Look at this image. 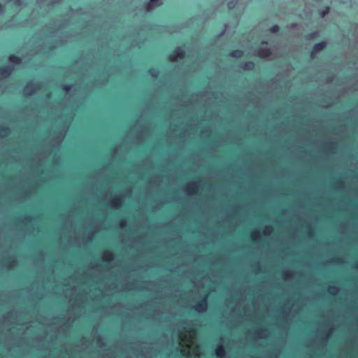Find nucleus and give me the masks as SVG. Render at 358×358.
<instances>
[{"mask_svg": "<svg viewBox=\"0 0 358 358\" xmlns=\"http://www.w3.org/2000/svg\"><path fill=\"white\" fill-rule=\"evenodd\" d=\"M0 227H10L15 228H32V229H46V228H66V227H94V228H124V227H142L143 228H237V227H262V225H0Z\"/></svg>", "mask_w": 358, "mask_h": 358, "instance_id": "1", "label": "nucleus"}, {"mask_svg": "<svg viewBox=\"0 0 358 358\" xmlns=\"http://www.w3.org/2000/svg\"><path fill=\"white\" fill-rule=\"evenodd\" d=\"M0 224H7L6 222H0ZM11 224H34L33 222H12ZM41 224H45V222H42ZM53 224H55V222ZM62 224H67L66 222H62ZM69 224H73V222H70ZM74 224H77L76 222H75ZM82 224H94L93 222H83ZM98 224H106V222H99ZM108 224H129L128 222H123V221H121V222H108ZM145 224H176L175 222H145ZM179 224H210L209 222H197V221H195V222H180ZM211 224H224V222H212ZM235 224H255L254 222H236ZM255 224H262V222H256Z\"/></svg>", "mask_w": 358, "mask_h": 358, "instance_id": "2", "label": "nucleus"}, {"mask_svg": "<svg viewBox=\"0 0 358 358\" xmlns=\"http://www.w3.org/2000/svg\"><path fill=\"white\" fill-rule=\"evenodd\" d=\"M108 205L114 210H118L123 206V199L120 194H113L108 203Z\"/></svg>", "mask_w": 358, "mask_h": 358, "instance_id": "3", "label": "nucleus"}, {"mask_svg": "<svg viewBox=\"0 0 358 358\" xmlns=\"http://www.w3.org/2000/svg\"><path fill=\"white\" fill-rule=\"evenodd\" d=\"M185 51L182 47L176 48L168 56L170 61H175L178 59H184L185 57Z\"/></svg>", "mask_w": 358, "mask_h": 358, "instance_id": "4", "label": "nucleus"}, {"mask_svg": "<svg viewBox=\"0 0 358 358\" xmlns=\"http://www.w3.org/2000/svg\"><path fill=\"white\" fill-rule=\"evenodd\" d=\"M13 71V67L10 65H5L0 67V80L9 77Z\"/></svg>", "mask_w": 358, "mask_h": 358, "instance_id": "5", "label": "nucleus"}, {"mask_svg": "<svg viewBox=\"0 0 358 358\" xmlns=\"http://www.w3.org/2000/svg\"><path fill=\"white\" fill-rule=\"evenodd\" d=\"M38 89H39V85H38V83H36L29 82L25 85V90H27L26 92V94L27 95L33 94L34 92H36Z\"/></svg>", "mask_w": 358, "mask_h": 358, "instance_id": "6", "label": "nucleus"}, {"mask_svg": "<svg viewBox=\"0 0 358 358\" xmlns=\"http://www.w3.org/2000/svg\"><path fill=\"white\" fill-rule=\"evenodd\" d=\"M327 45V43L326 41H321L314 44L312 48L311 55L313 56L315 53L323 50L326 48Z\"/></svg>", "mask_w": 358, "mask_h": 358, "instance_id": "7", "label": "nucleus"}, {"mask_svg": "<svg viewBox=\"0 0 358 358\" xmlns=\"http://www.w3.org/2000/svg\"><path fill=\"white\" fill-rule=\"evenodd\" d=\"M271 54V50L268 48H259L257 52V55L260 58H268Z\"/></svg>", "mask_w": 358, "mask_h": 358, "instance_id": "8", "label": "nucleus"}, {"mask_svg": "<svg viewBox=\"0 0 358 358\" xmlns=\"http://www.w3.org/2000/svg\"><path fill=\"white\" fill-rule=\"evenodd\" d=\"M206 298L204 297L196 303V304L194 306V310L197 312H201L206 308Z\"/></svg>", "mask_w": 358, "mask_h": 358, "instance_id": "9", "label": "nucleus"}, {"mask_svg": "<svg viewBox=\"0 0 358 358\" xmlns=\"http://www.w3.org/2000/svg\"><path fill=\"white\" fill-rule=\"evenodd\" d=\"M229 56L234 59H240L244 55V52L241 50H233L229 52Z\"/></svg>", "mask_w": 358, "mask_h": 358, "instance_id": "10", "label": "nucleus"}, {"mask_svg": "<svg viewBox=\"0 0 358 358\" xmlns=\"http://www.w3.org/2000/svg\"><path fill=\"white\" fill-rule=\"evenodd\" d=\"M102 259H103V261H104L106 262H109L110 261H113L114 259V254L110 250H106L103 252Z\"/></svg>", "mask_w": 358, "mask_h": 358, "instance_id": "11", "label": "nucleus"}, {"mask_svg": "<svg viewBox=\"0 0 358 358\" xmlns=\"http://www.w3.org/2000/svg\"><path fill=\"white\" fill-rule=\"evenodd\" d=\"M241 67L245 71H253L255 67V64L252 61H248L243 63Z\"/></svg>", "mask_w": 358, "mask_h": 358, "instance_id": "12", "label": "nucleus"}, {"mask_svg": "<svg viewBox=\"0 0 358 358\" xmlns=\"http://www.w3.org/2000/svg\"><path fill=\"white\" fill-rule=\"evenodd\" d=\"M196 182H192L186 187V193L187 194H194L196 193L197 189L196 188Z\"/></svg>", "mask_w": 358, "mask_h": 358, "instance_id": "13", "label": "nucleus"}, {"mask_svg": "<svg viewBox=\"0 0 358 358\" xmlns=\"http://www.w3.org/2000/svg\"><path fill=\"white\" fill-rule=\"evenodd\" d=\"M8 60L13 64H20L22 62V59L20 57L15 55H10L8 56Z\"/></svg>", "mask_w": 358, "mask_h": 358, "instance_id": "14", "label": "nucleus"}, {"mask_svg": "<svg viewBox=\"0 0 358 358\" xmlns=\"http://www.w3.org/2000/svg\"><path fill=\"white\" fill-rule=\"evenodd\" d=\"M215 354H216V356L219 358H222V357H224V355L226 354L224 348L222 345L217 346V348L215 349Z\"/></svg>", "mask_w": 358, "mask_h": 358, "instance_id": "15", "label": "nucleus"}, {"mask_svg": "<svg viewBox=\"0 0 358 358\" xmlns=\"http://www.w3.org/2000/svg\"><path fill=\"white\" fill-rule=\"evenodd\" d=\"M148 73L149 75H150L152 78H157L159 74V71L157 69L155 68H150L148 69Z\"/></svg>", "mask_w": 358, "mask_h": 358, "instance_id": "16", "label": "nucleus"}, {"mask_svg": "<svg viewBox=\"0 0 358 358\" xmlns=\"http://www.w3.org/2000/svg\"><path fill=\"white\" fill-rule=\"evenodd\" d=\"M10 130L8 127L2 126L0 127V133L2 136H6L9 133Z\"/></svg>", "mask_w": 358, "mask_h": 358, "instance_id": "17", "label": "nucleus"}, {"mask_svg": "<svg viewBox=\"0 0 358 358\" xmlns=\"http://www.w3.org/2000/svg\"><path fill=\"white\" fill-rule=\"evenodd\" d=\"M268 31L272 34H275L280 31V27L277 24L272 25Z\"/></svg>", "mask_w": 358, "mask_h": 358, "instance_id": "18", "label": "nucleus"}, {"mask_svg": "<svg viewBox=\"0 0 358 358\" xmlns=\"http://www.w3.org/2000/svg\"><path fill=\"white\" fill-rule=\"evenodd\" d=\"M330 11V8L327 6L324 10H322L320 13V15L322 17H324L326 15L329 14Z\"/></svg>", "mask_w": 358, "mask_h": 358, "instance_id": "19", "label": "nucleus"}, {"mask_svg": "<svg viewBox=\"0 0 358 358\" xmlns=\"http://www.w3.org/2000/svg\"><path fill=\"white\" fill-rule=\"evenodd\" d=\"M338 291V288L334 286H331L328 289V292L329 294L334 295Z\"/></svg>", "mask_w": 358, "mask_h": 358, "instance_id": "20", "label": "nucleus"}, {"mask_svg": "<svg viewBox=\"0 0 358 358\" xmlns=\"http://www.w3.org/2000/svg\"><path fill=\"white\" fill-rule=\"evenodd\" d=\"M185 331L189 333L192 335H195L196 332V329L191 327H188L187 328H186Z\"/></svg>", "mask_w": 358, "mask_h": 358, "instance_id": "21", "label": "nucleus"}, {"mask_svg": "<svg viewBox=\"0 0 358 358\" xmlns=\"http://www.w3.org/2000/svg\"><path fill=\"white\" fill-rule=\"evenodd\" d=\"M317 36H318L317 31H314V32H312V33L308 34L306 38H307V39H312V38H315L317 37Z\"/></svg>", "mask_w": 358, "mask_h": 358, "instance_id": "22", "label": "nucleus"}, {"mask_svg": "<svg viewBox=\"0 0 358 358\" xmlns=\"http://www.w3.org/2000/svg\"><path fill=\"white\" fill-rule=\"evenodd\" d=\"M72 85L69 84H64L63 85L62 89L64 92H68L71 88Z\"/></svg>", "mask_w": 358, "mask_h": 358, "instance_id": "23", "label": "nucleus"}, {"mask_svg": "<svg viewBox=\"0 0 358 358\" xmlns=\"http://www.w3.org/2000/svg\"><path fill=\"white\" fill-rule=\"evenodd\" d=\"M283 276L285 278H289L291 276V275H290V273L286 271V272L283 273Z\"/></svg>", "mask_w": 358, "mask_h": 358, "instance_id": "24", "label": "nucleus"}, {"mask_svg": "<svg viewBox=\"0 0 358 358\" xmlns=\"http://www.w3.org/2000/svg\"><path fill=\"white\" fill-rule=\"evenodd\" d=\"M16 5H21L22 4V0H17L15 1Z\"/></svg>", "mask_w": 358, "mask_h": 358, "instance_id": "25", "label": "nucleus"}, {"mask_svg": "<svg viewBox=\"0 0 358 358\" xmlns=\"http://www.w3.org/2000/svg\"><path fill=\"white\" fill-rule=\"evenodd\" d=\"M16 264V261L15 260H13L12 262H10V264H8V267H10V264Z\"/></svg>", "mask_w": 358, "mask_h": 358, "instance_id": "26", "label": "nucleus"}, {"mask_svg": "<svg viewBox=\"0 0 358 358\" xmlns=\"http://www.w3.org/2000/svg\"><path fill=\"white\" fill-rule=\"evenodd\" d=\"M262 45H267L268 42L266 41H262Z\"/></svg>", "mask_w": 358, "mask_h": 358, "instance_id": "27", "label": "nucleus"}, {"mask_svg": "<svg viewBox=\"0 0 358 358\" xmlns=\"http://www.w3.org/2000/svg\"><path fill=\"white\" fill-rule=\"evenodd\" d=\"M3 11V6L0 3V13H1Z\"/></svg>", "mask_w": 358, "mask_h": 358, "instance_id": "28", "label": "nucleus"}, {"mask_svg": "<svg viewBox=\"0 0 358 358\" xmlns=\"http://www.w3.org/2000/svg\"><path fill=\"white\" fill-rule=\"evenodd\" d=\"M351 205L353 207V208H356V206L354 203H351Z\"/></svg>", "mask_w": 358, "mask_h": 358, "instance_id": "29", "label": "nucleus"}, {"mask_svg": "<svg viewBox=\"0 0 358 358\" xmlns=\"http://www.w3.org/2000/svg\"><path fill=\"white\" fill-rule=\"evenodd\" d=\"M334 145V143H329V148H332V145Z\"/></svg>", "mask_w": 358, "mask_h": 358, "instance_id": "30", "label": "nucleus"}, {"mask_svg": "<svg viewBox=\"0 0 358 358\" xmlns=\"http://www.w3.org/2000/svg\"><path fill=\"white\" fill-rule=\"evenodd\" d=\"M50 95H51V94H50V93H48V94H47L46 96H47V97H50Z\"/></svg>", "mask_w": 358, "mask_h": 358, "instance_id": "31", "label": "nucleus"}, {"mask_svg": "<svg viewBox=\"0 0 358 358\" xmlns=\"http://www.w3.org/2000/svg\"><path fill=\"white\" fill-rule=\"evenodd\" d=\"M100 341H101V340H100V338H98V340H97V342H100Z\"/></svg>", "mask_w": 358, "mask_h": 358, "instance_id": "32", "label": "nucleus"}, {"mask_svg": "<svg viewBox=\"0 0 358 358\" xmlns=\"http://www.w3.org/2000/svg\"><path fill=\"white\" fill-rule=\"evenodd\" d=\"M198 349V348H196L194 349V351H196Z\"/></svg>", "mask_w": 358, "mask_h": 358, "instance_id": "33", "label": "nucleus"}, {"mask_svg": "<svg viewBox=\"0 0 358 358\" xmlns=\"http://www.w3.org/2000/svg\"><path fill=\"white\" fill-rule=\"evenodd\" d=\"M357 266H358V262H357Z\"/></svg>", "mask_w": 358, "mask_h": 358, "instance_id": "34", "label": "nucleus"}]
</instances>
